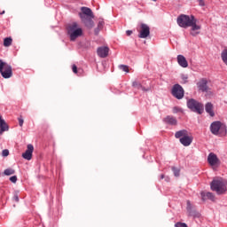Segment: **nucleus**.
Wrapping results in <instances>:
<instances>
[{
	"instance_id": "f257e3e1",
	"label": "nucleus",
	"mask_w": 227,
	"mask_h": 227,
	"mask_svg": "<svg viewBox=\"0 0 227 227\" xmlns=\"http://www.w3.org/2000/svg\"><path fill=\"white\" fill-rule=\"evenodd\" d=\"M198 20L196 18H194V15H185L181 14L177 18V24L180 27H184V29H187V27L191 28V35L192 36H198L200 35V29H201V26L196 24Z\"/></svg>"
},
{
	"instance_id": "f03ea898",
	"label": "nucleus",
	"mask_w": 227,
	"mask_h": 227,
	"mask_svg": "<svg viewBox=\"0 0 227 227\" xmlns=\"http://www.w3.org/2000/svg\"><path fill=\"white\" fill-rule=\"evenodd\" d=\"M81 11L82 12L79 13V16L82 22H83L88 29H92L95 26V22H93V19H95L93 12L88 7H82Z\"/></svg>"
},
{
	"instance_id": "7ed1b4c3",
	"label": "nucleus",
	"mask_w": 227,
	"mask_h": 227,
	"mask_svg": "<svg viewBox=\"0 0 227 227\" xmlns=\"http://www.w3.org/2000/svg\"><path fill=\"white\" fill-rule=\"evenodd\" d=\"M67 29L71 42H75L79 36H82V28L79 27L77 22L68 24Z\"/></svg>"
},
{
	"instance_id": "20e7f679",
	"label": "nucleus",
	"mask_w": 227,
	"mask_h": 227,
	"mask_svg": "<svg viewBox=\"0 0 227 227\" xmlns=\"http://www.w3.org/2000/svg\"><path fill=\"white\" fill-rule=\"evenodd\" d=\"M210 187L216 194H224L227 191V181L223 178L214 179L210 184Z\"/></svg>"
},
{
	"instance_id": "39448f33",
	"label": "nucleus",
	"mask_w": 227,
	"mask_h": 227,
	"mask_svg": "<svg viewBox=\"0 0 227 227\" xmlns=\"http://www.w3.org/2000/svg\"><path fill=\"white\" fill-rule=\"evenodd\" d=\"M209 129L211 134L214 136H220L223 137V136H226L227 134L226 124L223 123L221 121H213Z\"/></svg>"
},
{
	"instance_id": "423d86ee",
	"label": "nucleus",
	"mask_w": 227,
	"mask_h": 227,
	"mask_svg": "<svg viewBox=\"0 0 227 227\" xmlns=\"http://www.w3.org/2000/svg\"><path fill=\"white\" fill-rule=\"evenodd\" d=\"M0 74L4 79H10L13 75V70L10 64L0 59Z\"/></svg>"
},
{
	"instance_id": "0eeeda50",
	"label": "nucleus",
	"mask_w": 227,
	"mask_h": 227,
	"mask_svg": "<svg viewBox=\"0 0 227 227\" xmlns=\"http://www.w3.org/2000/svg\"><path fill=\"white\" fill-rule=\"evenodd\" d=\"M187 107H189L193 113H198V114H202L204 111L203 104L198 102L195 99L188 100Z\"/></svg>"
},
{
	"instance_id": "6e6552de",
	"label": "nucleus",
	"mask_w": 227,
	"mask_h": 227,
	"mask_svg": "<svg viewBox=\"0 0 227 227\" xmlns=\"http://www.w3.org/2000/svg\"><path fill=\"white\" fill-rule=\"evenodd\" d=\"M172 95L178 100L184 98V88L180 84H175L172 89Z\"/></svg>"
},
{
	"instance_id": "1a4fd4ad",
	"label": "nucleus",
	"mask_w": 227,
	"mask_h": 227,
	"mask_svg": "<svg viewBox=\"0 0 227 227\" xmlns=\"http://www.w3.org/2000/svg\"><path fill=\"white\" fill-rule=\"evenodd\" d=\"M207 80L201 79L198 83V89L200 91H203L204 93H207V95H213L212 90H210V88L207 85Z\"/></svg>"
},
{
	"instance_id": "9d476101",
	"label": "nucleus",
	"mask_w": 227,
	"mask_h": 227,
	"mask_svg": "<svg viewBox=\"0 0 227 227\" xmlns=\"http://www.w3.org/2000/svg\"><path fill=\"white\" fill-rule=\"evenodd\" d=\"M148 36H150V27L145 23H142L140 25L138 38H148Z\"/></svg>"
},
{
	"instance_id": "9b49d317",
	"label": "nucleus",
	"mask_w": 227,
	"mask_h": 227,
	"mask_svg": "<svg viewBox=\"0 0 227 227\" xmlns=\"http://www.w3.org/2000/svg\"><path fill=\"white\" fill-rule=\"evenodd\" d=\"M207 162L211 166H219L221 164V160L217 157V154L214 153H210L207 156Z\"/></svg>"
},
{
	"instance_id": "f8f14e48",
	"label": "nucleus",
	"mask_w": 227,
	"mask_h": 227,
	"mask_svg": "<svg viewBox=\"0 0 227 227\" xmlns=\"http://www.w3.org/2000/svg\"><path fill=\"white\" fill-rule=\"evenodd\" d=\"M34 150L35 147L33 146V145H27L26 152L22 154L23 159H26V160H31V159H33Z\"/></svg>"
},
{
	"instance_id": "ddd939ff",
	"label": "nucleus",
	"mask_w": 227,
	"mask_h": 227,
	"mask_svg": "<svg viewBox=\"0 0 227 227\" xmlns=\"http://www.w3.org/2000/svg\"><path fill=\"white\" fill-rule=\"evenodd\" d=\"M10 130V126L6 123V121L3 119V116L0 115V136H3L4 132H8Z\"/></svg>"
},
{
	"instance_id": "4468645a",
	"label": "nucleus",
	"mask_w": 227,
	"mask_h": 227,
	"mask_svg": "<svg viewBox=\"0 0 227 227\" xmlns=\"http://www.w3.org/2000/svg\"><path fill=\"white\" fill-rule=\"evenodd\" d=\"M98 56L99 58H107L109 56V47L107 46H102L98 48Z\"/></svg>"
},
{
	"instance_id": "2eb2a0df",
	"label": "nucleus",
	"mask_w": 227,
	"mask_h": 227,
	"mask_svg": "<svg viewBox=\"0 0 227 227\" xmlns=\"http://www.w3.org/2000/svg\"><path fill=\"white\" fill-rule=\"evenodd\" d=\"M202 201H207L210 200L211 201H215V196L210 192H200Z\"/></svg>"
},
{
	"instance_id": "dca6fc26",
	"label": "nucleus",
	"mask_w": 227,
	"mask_h": 227,
	"mask_svg": "<svg viewBox=\"0 0 227 227\" xmlns=\"http://www.w3.org/2000/svg\"><path fill=\"white\" fill-rule=\"evenodd\" d=\"M192 135L188 134L186 137L181 138L179 141L181 143V145H183V146H191L192 143Z\"/></svg>"
},
{
	"instance_id": "f3484780",
	"label": "nucleus",
	"mask_w": 227,
	"mask_h": 227,
	"mask_svg": "<svg viewBox=\"0 0 227 227\" xmlns=\"http://www.w3.org/2000/svg\"><path fill=\"white\" fill-rule=\"evenodd\" d=\"M205 111L211 116V118H214L215 116V112H214V104L208 102L205 106Z\"/></svg>"
},
{
	"instance_id": "a211bd4d",
	"label": "nucleus",
	"mask_w": 227,
	"mask_h": 227,
	"mask_svg": "<svg viewBox=\"0 0 227 227\" xmlns=\"http://www.w3.org/2000/svg\"><path fill=\"white\" fill-rule=\"evenodd\" d=\"M177 63L183 68H187V67H189V62H187V59H185V57H184V55L177 56Z\"/></svg>"
},
{
	"instance_id": "6ab92c4d",
	"label": "nucleus",
	"mask_w": 227,
	"mask_h": 227,
	"mask_svg": "<svg viewBox=\"0 0 227 227\" xmlns=\"http://www.w3.org/2000/svg\"><path fill=\"white\" fill-rule=\"evenodd\" d=\"M188 134H190V133H189V131H187V129H181L175 133V138L180 140V139L185 137Z\"/></svg>"
},
{
	"instance_id": "aec40b11",
	"label": "nucleus",
	"mask_w": 227,
	"mask_h": 227,
	"mask_svg": "<svg viewBox=\"0 0 227 227\" xmlns=\"http://www.w3.org/2000/svg\"><path fill=\"white\" fill-rule=\"evenodd\" d=\"M163 121L165 123H168V125H176V123H177L176 118H175L171 115H168L166 118H164Z\"/></svg>"
},
{
	"instance_id": "412c9836",
	"label": "nucleus",
	"mask_w": 227,
	"mask_h": 227,
	"mask_svg": "<svg viewBox=\"0 0 227 227\" xmlns=\"http://www.w3.org/2000/svg\"><path fill=\"white\" fill-rule=\"evenodd\" d=\"M132 86L133 88H136V90H142V91H148V89L145 88V86H143L139 82H137V81L133 82Z\"/></svg>"
},
{
	"instance_id": "4be33fe9",
	"label": "nucleus",
	"mask_w": 227,
	"mask_h": 227,
	"mask_svg": "<svg viewBox=\"0 0 227 227\" xmlns=\"http://www.w3.org/2000/svg\"><path fill=\"white\" fill-rule=\"evenodd\" d=\"M186 210H187L189 215H193V214H192V204L191 203V200L186 201Z\"/></svg>"
},
{
	"instance_id": "5701e85b",
	"label": "nucleus",
	"mask_w": 227,
	"mask_h": 227,
	"mask_svg": "<svg viewBox=\"0 0 227 227\" xmlns=\"http://www.w3.org/2000/svg\"><path fill=\"white\" fill-rule=\"evenodd\" d=\"M4 175H5L6 176H10L11 175H15V169H13V168H6L4 171Z\"/></svg>"
},
{
	"instance_id": "b1692460",
	"label": "nucleus",
	"mask_w": 227,
	"mask_h": 227,
	"mask_svg": "<svg viewBox=\"0 0 227 227\" xmlns=\"http://www.w3.org/2000/svg\"><path fill=\"white\" fill-rule=\"evenodd\" d=\"M12 42H13V40L12 39V37H7L4 40V47H10V45H12Z\"/></svg>"
},
{
	"instance_id": "393cba45",
	"label": "nucleus",
	"mask_w": 227,
	"mask_h": 227,
	"mask_svg": "<svg viewBox=\"0 0 227 227\" xmlns=\"http://www.w3.org/2000/svg\"><path fill=\"white\" fill-rule=\"evenodd\" d=\"M120 70H122V72H126V74H129V66L127 65H120L119 66Z\"/></svg>"
},
{
	"instance_id": "a878e982",
	"label": "nucleus",
	"mask_w": 227,
	"mask_h": 227,
	"mask_svg": "<svg viewBox=\"0 0 227 227\" xmlns=\"http://www.w3.org/2000/svg\"><path fill=\"white\" fill-rule=\"evenodd\" d=\"M172 171L175 176H180V169H178L176 167H172Z\"/></svg>"
},
{
	"instance_id": "bb28decb",
	"label": "nucleus",
	"mask_w": 227,
	"mask_h": 227,
	"mask_svg": "<svg viewBox=\"0 0 227 227\" xmlns=\"http://www.w3.org/2000/svg\"><path fill=\"white\" fill-rule=\"evenodd\" d=\"M175 227H188V226H187V223H181V222H177V223L175 224Z\"/></svg>"
},
{
	"instance_id": "cd10ccee",
	"label": "nucleus",
	"mask_w": 227,
	"mask_h": 227,
	"mask_svg": "<svg viewBox=\"0 0 227 227\" xmlns=\"http://www.w3.org/2000/svg\"><path fill=\"white\" fill-rule=\"evenodd\" d=\"M2 155L3 157H8L10 155V151H8V149L3 150Z\"/></svg>"
},
{
	"instance_id": "c85d7f7f",
	"label": "nucleus",
	"mask_w": 227,
	"mask_h": 227,
	"mask_svg": "<svg viewBox=\"0 0 227 227\" xmlns=\"http://www.w3.org/2000/svg\"><path fill=\"white\" fill-rule=\"evenodd\" d=\"M181 79H182V82L184 84H185L187 82V79H189V77H187V75H185V74H182Z\"/></svg>"
},
{
	"instance_id": "c756f323",
	"label": "nucleus",
	"mask_w": 227,
	"mask_h": 227,
	"mask_svg": "<svg viewBox=\"0 0 227 227\" xmlns=\"http://www.w3.org/2000/svg\"><path fill=\"white\" fill-rule=\"evenodd\" d=\"M18 121H19L20 127H22V125H24V119L22 118V115H20V116L18 118Z\"/></svg>"
},
{
	"instance_id": "7c9ffc66",
	"label": "nucleus",
	"mask_w": 227,
	"mask_h": 227,
	"mask_svg": "<svg viewBox=\"0 0 227 227\" xmlns=\"http://www.w3.org/2000/svg\"><path fill=\"white\" fill-rule=\"evenodd\" d=\"M10 181L12 183V184H17V176H12L10 177Z\"/></svg>"
},
{
	"instance_id": "2f4dec72",
	"label": "nucleus",
	"mask_w": 227,
	"mask_h": 227,
	"mask_svg": "<svg viewBox=\"0 0 227 227\" xmlns=\"http://www.w3.org/2000/svg\"><path fill=\"white\" fill-rule=\"evenodd\" d=\"M72 70H73L74 74H77V66L75 64H74L72 66Z\"/></svg>"
},
{
	"instance_id": "473e14b6",
	"label": "nucleus",
	"mask_w": 227,
	"mask_h": 227,
	"mask_svg": "<svg viewBox=\"0 0 227 227\" xmlns=\"http://www.w3.org/2000/svg\"><path fill=\"white\" fill-rule=\"evenodd\" d=\"M197 1L199 3V5H200V6H205L206 5L205 0H197Z\"/></svg>"
},
{
	"instance_id": "72a5a7b5",
	"label": "nucleus",
	"mask_w": 227,
	"mask_h": 227,
	"mask_svg": "<svg viewBox=\"0 0 227 227\" xmlns=\"http://www.w3.org/2000/svg\"><path fill=\"white\" fill-rule=\"evenodd\" d=\"M98 29H102V27H104V21H99L98 24Z\"/></svg>"
},
{
	"instance_id": "f704fd0d",
	"label": "nucleus",
	"mask_w": 227,
	"mask_h": 227,
	"mask_svg": "<svg viewBox=\"0 0 227 227\" xmlns=\"http://www.w3.org/2000/svg\"><path fill=\"white\" fill-rule=\"evenodd\" d=\"M13 200H14V201H16L17 203H19V195H14V196H13Z\"/></svg>"
},
{
	"instance_id": "c9c22d12",
	"label": "nucleus",
	"mask_w": 227,
	"mask_h": 227,
	"mask_svg": "<svg viewBox=\"0 0 227 227\" xmlns=\"http://www.w3.org/2000/svg\"><path fill=\"white\" fill-rule=\"evenodd\" d=\"M100 29H102V28H98V27L95 28V30H94L95 35H98Z\"/></svg>"
},
{
	"instance_id": "e433bc0d",
	"label": "nucleus",
	"mask_w": 227,
	"mask_h": 227,
	"mask_svg": "<svg viewBox=\"0 0 227 227\" xmlns=\"http://www.w3.org/2000/svg\"><path fill=\"white\" fill-rule=\"evenodd\" d=\"M126 35H127V36H130V35H132V31L131 30H127Z\"/></svg>"
},
{
	"instance_id": "4c0bfd02",
	"label": "nucleus",
	"mask_w": 227,
	"mask_h": 227,
	"mask_svg": "<svg viewBox=\"0 0 227 227\" xmlns=\"http://www.w3.org/2000/svg\"><path fill=\"white\" fill-rule=\"evenodd\" d=\"M0 15H4V11H3L2 12H0Z\"/></svg>"
},
{
	"instance_id": "58836bf2",
	"label": "nucleus",
	"mask_w": 227,
	"mask_h": 227,
	"mask_svg": "<svg viewBox=\"0 0 227 227\" xmlns=\"http://www.w3.org/2000/svg\"><path fill=\"white\" fill-rule=\"evenodd\" d=\"M161 178H164V175H161Z\"/></svg>"
},
{
	"instance_id": "ea45409f",
	"label": "nucleus",
	"mask_w": 227,
	"mask_h": 227,
	"mask_svg": "<svg viewBox=\"0 0 227 227\" xmlns=\"http://www.w3.org/2000/svg\"><path fill=\"white\" fill-rule=\"evenodd\" d=\"M152 1H153L154 3L157 2V0H152Z\"/></svg>"
}]
</instances>
